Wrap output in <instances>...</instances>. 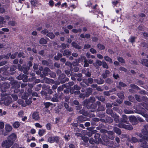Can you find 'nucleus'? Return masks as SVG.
Here are the masks:
<instances>
[{
	"label": "nucleus",
	"mask_w": 148,
	"mask_h": 148,
	"mask_svg": "<svg viewBox=\"0 0 148 148\" xmlns=\"http://www.w3.org/2000/svg\"><path fill=\"white\" fill-rule=\"evenodd\" d=\"M92 89L90 88H87L86 91L85 93L86 96V97H88L92 93Z\"/></svg>",
	"instance_id": "c756f323"
},
{
	"label": "nucleus",
	"mask_w": 148,
	"mask_h": 148,
	"mask_svg": "<svg viewBox=\"0 0 148 148\" xmlns=\"http://www.w3.org/2000/svg\"><path fill=\"white\" fill-rule=\"evenodd\" d=\"M74 84V82H69L68 84H64L63 85V86H64V88H66L68 89H69L71 88V86H72Z\"/></svg>",
	"instance_id": "c9c22d12"
},
{
	"label": "nucleus",
	"mask_w": 148,
	"mask_h": 148,
	"mask_svg": "<svg viewBox=\"0 0 148 148\" xmlns=\"http://www.w3.org/2000/svg\"><path fill=\"white\" fill-rule=\"evenodd\" d=\"M134 97L136 100L138 102H140L142 101V99L140 97V95L137 94H136L134 95Z\"/></svg>",
	"instance_id": "0e129e2a"
},
{
	"label": "nucleus",
	"mask_w": 148,
	"mask_h": 148,
	"mask_svg": "<svg viewBox=\"0 0 148 148\" xmlns=\"http://www.w3.org/2000/svg\"><path fill=\"white\" fill-rule=\"evenodd\" d=\"M47 36L50 38L51 39H53L55 37V35L52 32H49L47 33Z\"/></svg>",
	"instance_id": "6e6d98bb"
},
{
	"label": "nucleus",
	"mask_w": 148,
	"mask_h": 148,
	"mask_svg": "<svg viewBox=\"0 0 148 148\" xmlns=\"http://www.w3.org/2000/svg\"><path fill=\"white\" fill-rule=\"evenodd\" d=\"M44 105L45 106L44 108L47 109L50 106L53 105V104L49 102H46L44 103Z\"/></svg>",
	"instance_id": "a18cd8bd"
},
{
	"label": "nucleus",
	"mask_w": 148,
	"mask_h": 148,
	"mask_svg": "<svg viewBox=\"0 0 148 148\" xmlns=\"http://www.w3.org/2000/svg\"><path fill=\"white\" fill-rule=\"evenodd\" d=\"M127 119L128 118L127 116L125 115H123L122 118H120V123L123 122L128 123V121H127Z\"/></svg>",
	"instance_id": "a878e982"
},
{
	"label": "nucleus",
	"mask_w": 148,
	"mask_h": 148,
	"mask_svg": "<svg viewBox=\"0 0 148 148\" xmlns=\"http://www.w3.org/2000/svg\"><path fill=\"white\" fill-rule=\"evenodd\" d=\"M43 69V67L42 66H40L39 67V70H37L36 71V73L38 75H39L42 74L41 71Z\"/></svg>",
	"instance_id": "864d4df0"
},
{
	"label": "nucleus",
	"mask_w": 148,
	"mask_h": 148,
	"mask_svg": "<svg viewBox=\"0 0 148 148\" xmlns=\"http://www.w3.org/2000/svg\"><path fill=\"white\" fill-rule=\"evenodd\" d=\"M4 104L6 106H8L12 102V99L11 97L8 96L5 97L4 99Z\"/></svg>",
	"instance_id": "ddd939ff"
},
{
	"label": "nucleus",
	"mask_w": 148,
	"mask_h": 148,
	"mask_svg": "<svg viewBox=\"0 0 148 148\" xmlns=\"http://www.w3.org/2000/svg\"><path fill=\"white\" fill-rule=\"evenodd\" d=\"M94 135L95 140L96 143L98 144L99 143L103 144L101 138H100V134L99 133H95Z\"/></svg>",
	"instance_id": "423d86ee"
},
{
	"label": "nucleus",
	"mask_w": 148,
	"mask_h": 148,
	"mask_svg": "<svg viewBox=\"0 0 148 148\" xmlns=\"http://www.w3.org/2000/svg\"><path fill=\"white\" fill-rule=\"evenodd\" d=\"M79 113L80 114H82L83 115L86 116H90L89 113L85 111L84 109H82L79 111Z\"/></svg>",
	"instance_id": "bb28decb"
},
{
	"label": "nucleus",
	"mask_w": 148,
	"mask_h": 148,
	"mask_svg": "<svg viewBox=\"0 0 148 148\" xmlns=\"http://www.w3.org/2000/svg\"><path fill=\"white\" fill-rule=\"evenodd\" d=\"M64 88V86L63 85L62 86H60L57 88V91L58 93L63 95L62 91L63 90Z\"/></svg>",
	"instance_id": "ea45409f"
},
{
	"label": "nucleus",
	"mask_w": 148,
	"mask_h": 148,
	"mask_svg": "<svg viewBox=\"0 0 148 148\" xmlns=\"http://www.w3.org/2000/svg\"><path fill=\"white\" fill-rule=\"evenodd\" d=\"M13 144L12 142L7 139V140L3 141L1 145L3 148H10Z\"/></svg>",
	"instance_id": "20e7f679"
},
{
	"label": "nucleus",
	"mask_w": 148,
	"mask_h": 148,
	"mask_svg": "<svg viewBox=\"0 0 148 148\" xmlns=\"http://www.w3.org/2000/svg\"><path fill=\"white\" fill-rule=\"evenodd\" d=\"M39 43L41 44H46L47 43V41L43 38H42L40 39Z\"/></svg>",
	"instance_id": "8fccbe9b"
},
{
	"label": "nucleus",
	"mask_w": 148,
	"mask_h": 148,
	"mask_svg": "<svg viewBox=\"0 0 148 148\" xmlns=\"http://www.w3.org/2000/svg\"><path fill=\"white\" fill-rule=\"evenodd\" d=\"M99 121V119L96 117L93 118L91 121V125L93 126H96Z\"/></svg>",
	"instance_id": "4be33fe9"
},
{
	"label": "nucleus",
	"mask_w": 148,
	"mask_h": 148,
	"mask_svg": "<svg viewBox=\"0 0 148 148\" xmlns=\"http://www.w3.org/2000/svg\"><path fill=\"white\" fill-rule=\"evenodd\" d=\"M97 47L100 50H104L105 48V46L101 43H99L97 44Z\"/></svg>",
	"instance_id": "603ef678"
},
{
	"label": "nucleus",
	"mask_w": 148,
	"mask_h": 148,
	"mask_svg": "<svg viewBox=\"0 0 148 148\" xmlns=\"http://www.w3.org/2000/svg\"><path fill=\"white\" fill-rule=\"evenodd\" d=\"M42 71V73L40 74V77L43 78L48 75L49 72L50 71V70L48 67H45L44 69L43 68V69Z\"/></svg>",
	"instance_id": "0eeeda50"
},
{
	"label": "nucleus",
	"mask_w": 148,
	"mask_h": 148,
	"mask_svg": "<svg viewBox=\"0 0 148 148\" xmlns=\"http://www.w3.org/2000/svg\"><path fill=\"white\" fill-rule=\"evenodd\" d=\"M92 101H90L89 100L85 99L83 101V104L84 106L86 107L88 109V106H90V105H92Z\"/></svg>",
	"instance_id": "5701e85b"
},
{
	"label": "nucleus",
	"mask_w": 148,
	"mask_h": 148,
	"mask_svg": "<svg viewBox=\"0 0 148 148\" xmlns=\"http://www.w3.org/2000/svg\"><path fill=\"white\" fill-rule=\"evenodd\" d=\"M130 141L131 143H136L138 141V140L136 137L132 136Z\"/></svg>",
	"instance_id": "5fc2aeb1"
},
{
	"label": "nucleus",
	"mask_w": 148,
	"mask_h": 148,
	"mask_svg": "<svg viewBox=\"0 0 148 148\" xmlns=\"http://www.w3.org/2000/svg\"><path fill=\"white\" fill-rule=\"evenodd\" d=\"M18 53V52H16L14 53H13L12 54H11V55L10 56V58L11 59H14L16 58L17 55Z\"/></svg>",
	"instance_id": "4d7b16f0"
},
{
	"label": "nucleus",
	"mask_w": 148,
	"mask_h": 148,
	"mask_svg": "<svg viewBox=\"0 0 148 148\" xmlns=\"http://www.w3.org/2000/svg\"><path fill=\"white\" fill-rule=\"evenodd\" d=\"M102 140L103 141V144H102L104 145H108L109 144V139H108V136L106 135H104L101 137Z\"/></svg>",
	"instance_id": "2eb2a0df"
},
{
	"label": "nucleus",
	"mask_w": 148,
	"mask_h": 148,
	"mask_svg": "<svg viewBox=\"0 0 148 148\" xmlns=\"http://www.w3.org/2000/svg\"><path fill=\"white\" fill-rule=\"evenodd\" d=\"M29 96L28 94L26 92L23 93V95L22 96V98L25 100L27 99L28 96Z\"/></svg>",
	"instance_id": "69168bd1"
},
{
	"label": "nucleus",
	"mask_w": 148,
	"mask_h": 148,
	"mask_svg": "<svg viewBox=\"0 0 148 148\" xmlns=\"http://www.w3.org/2000/svg\"><path fill=\"white\" fill-rule=\"evenodd\" d=\"M130 122L133 125H136L138 124V122L136 117L134 115H131L129 117Z\"/></svg>",
	"instance_id": "1a4fd4ad"
},
{
	"label": "nucleus",
	"mask_w": 148,
	"mask_h": 148,
	"mask_svg": "<svg viewBox=\"0 0 148 148\" xmlns=\"http://www.w3.org/2000/svg\"><path fill=\"white\" fill-rule=\"evenodd\" d=\"M104 59L106 61L109 62L110 63H112V59L108 56H105L104 57Z\"/></svg>",
	"instance_id": "3c124183"
},
{
	"label": "nucleus",
	"mask_w": 148,
	"mask_h": 148,
	"mask_svg": "<svg viewBox=\"0 0 148 148\" xmlns=\"http://www.w3.org/2000/svg\"><path fill=\"white\" fill-rule=\"evenodd\" d=\"M17 68V66L16 65H11L10 67V70H9V72L10 73V74L12 75V72L14 71Z\"/></svg>",
	"instance_id": "2f4dec72"
},
{
	"label": "nucleus",
	"mask_w": 148,
	"mask_h": 148,
	"mask_svg": "<svg viewBox=\"0 0 148 148\" xmlns=\"http://www.w3.org/2000/svg\"><path fill=\"white\" fill-rule=\"evenodd\" d=\"M12 84L14 88H20L21 86L20 82H18L17 81H13L12 82Z\"/></svg>",
	"instance_id": "6ab92c4d"
},
{
	"label": "nucleus",
	"mask_w": 148,
	"mask_h": 148,
	"mask_svg": "<svg viewBox=\"0 0 148 148\" xmlns=\"http://www.w3.org/2000/svg\"><path fill=\"white\" fill-rule=\"evenodd\" d=\"M64 107L66 109V110L69 112H71L73 111V108L72 107H69V106L68 103H64Z\"/></svg>",
	"instance_id": "72a5a7b5"
},
{
	"label": "nucleus",
	"mask_w": 148,
	"mask_h": 148,
	"mask_svg": "<svg viewBox=\"0 0 148 148\" xmlns=\"http://www.w3.org/2000/svg\"><path fill=\"white\" fill-rule=\"evenodd\" d=\"M63 55L61 53L59 52L58 53L57 56H54V59L56 60H60V58L62 57Z\"/></svg>",
	"instance_id": "37998d69"
},
{
	"label": "nucleus",
	"mask_w": 148,
	"mask_h": 148,
	"mask_svg": "<svg viewBox=\"0 0 148 148\" xmlns=\"http://www.w3.org/2000/svg\"><path fill=\"white\" fill-rule=\"evenodd\" d=\"M48 140L50 143H53L56 142L58 143L59 142V138L58 136H54L53 134L50 133L47 135Z\"/></svg>",
	"instance_id": "f03ea898"
},
{
	"label": "nucleus",
	"mask_w": 148,
	"mask_h": 148,
	"mask_svg": "<svg viewBox=\"0 0 148 148\" xmlns=\"http://www.w3.org/2000/svg\"><path fill=\"white\" fill-rule=\"evenodd\" d=\"M30 2L32 5L34 7H37L40 4L39 2L38 1H30Z\"/></svg>",
	"instance_id": "a19ab883"
},
{
	"label": "nucleus",
	"mask_w": 148,
	"mask_h": 148,
	"mask_svg": "<svg viewBox=\"0 0 148 148\" xmlns=\"http://www.w3.org/2000/svg\"><path fill=\"white\" fill-rule=\"evenodd\" d=\"M43 92L44 95H45L46 97H47L48 96V94L49 95L52 94L53 93V91L52 89H49L48 90L47 92L46 91H44Z\"/></svg>",
	"instance_id": "13d9d810"
},
{
	"label": "nucleus",
	"mask_w": 148,
	"mask_h": 148,
	"mask_svg": "<svg viewBox=\"0 0 148 148\" xmlns=\"http://www.w3.org/2000/svg\"><path fill=\"white\" fill-rule=\"evenodd\" d=\"M16 138V134L14 133H12L8 137L7 139L9 140L12 143L14 144Z\"/></svg>",
	"instance_id": "f8f14e48"
},
{
	"label": "nucleus",
	"mask_w": 148,
	"mask_h": 148,
	"mask_svg": "<svg viewBox=\"0 0 148 148\" xmlns=\"http://www.w3.org/2000/svg\"><path fill=\"white\" fill-rule=\"evenodd\" d=\"M71 72V73L73 72L72 70V66L71 65L70 66H69L67 69H65L64 71L65 73L69 76L68 75H69L70 76V74L71 73H70Z\"/></svg>",
	"instance_id": "b1692460"
},
{
	"label": "nucleus",
	"mask_w": 148,
	"mask_h": 148,
	"mask_svg": "<svg viewBox=\"0 0 148 148\" xmlns=\"http://www.w3.org/2000/svg\"><path fill=\"white\" fill-rule=\"evenodd\" d=\"M130 86L133 89H136L137 90H139L140 88L137 85L134 84H131L130 85Z\"/></svg>",
	"instance_id": "052dcab7"
},
{
	"label": "nucleus",
	"mask_w": 148,
	"mask_h": 148,
	"mask_svg": "<svg viewBox=\"0 0 148 148\" xmlns=\"http://www.w3.org/2000/svg\"><path fill=\"white\" fill-rule=\"evenodd\" d=\"M69 80V79L66 77L65 74L62 73L60 75L57 80V83L58 84L60 83L63 84L66 82H68Z\"/></svg>",
	"instance_id": "7ed1b4c3"
},
{
	"label": "nucleus",
	"mask_w": 148,
	"mask_h": 148,
	"mask_svg": "<svg viewBox=\"0 0 148 148\" xmlns=\"http://www.w3.org/2000/svg\"><path fill=\"white\" fill-rule=\"evenodd\" d=\"M105 82L106 83L109 84H110L113 83L112 80L110 78H108L105 80Z\"/></svg>",
	"instance_id": "774afa93"
},
{
	"label": "nucleus",
	"mask_w": 148,
	"mask_h": 148,
	"mask_svg": "<svg viewBox=\"0 0 148 148\" xmlns=\"http://www.w3.org/2000/svg\"><path fill=\"white\" fill-rule=\"evenodd\" d=\"M141 63L143 65L148 67V60L147 59H143L141 60Z\"/></svg>",
	"instance_id": "e433bc0d"
},
{
	"label": "nucleus",
	"mask_w": 148,
	"mask_h": 148,
	"mask_svg": "<svg viewBox=\"0 0 148 148\" xmlns=\"http://www.w3.org/2000/svg\"><path fill=\"white\" fill-rule=\"evenodd\" d=\"M106 112L107 114H110L112 117L114 116L115 115L114 114H116L115 112H113V110L111 109L110 108L107 109L106 110Z\"/></svg>",
	"instance_id": "473e14b6"
},
{
	"label": "nucleus",
	"mask_w": 148,
	"mask_h": 148,
	"mask_svg": "<svg viewBox=\"0 0 148 148\" xmlns=\"http://www.w3.org/2000/svg\"><path fill=\"white\" fill-rule=\"evenodd\" d=\"M114 131L117 134L120 135L121 134V130L117 127H114Z\"/></svg>",
	"instance_id": "c03bdc74"
},
{
	"label": "nucleus",
	"mask_w": 148,
	"mask_h": 148,
	"mask_svg": "<svg viewBox=\"0 0 148 148\" xmlns=\"http://www.w3.org/2000/svg\"><path fill=\"white\" fill-rule=\"evenodd\" d=\"M5 129L7 132H9L12 130V127L10 125H7L5 126Z\"/></svg>",
	"instance_id": "09e8293b"
},
{
	"label": "nucleus",
	"mask_w": 148,
	"mask_h": 148,
	"mask_svg": "<svg viewBox=\"0 0 148 148\" xmlns=\"http://www.w3.org/2000/svg\"><path fill=\"white\" fill-rule=\"evenodd\" d=\"M117 95L118 97L121 99H123L125 97L123 92H121L118 93Z\"/></svg>",
	"instance_id": "49530a36"
},
{
	"label": "nucleus",
	"mask_w": 148,
	"mask_h": 148,
	"mask_svg": "<svg viewBox=\"0 0 148 148\" xmlns=\"http://www.w3.org/2000/svg\"><path fill=\"white\" fill-rule=\"evenodd\" d=\"M28 76L25 75L23 74L22 78L23 81L24 82H27L28 81Z\"/></svg>",
	"instance_id": "680f3d73"
},
{
	"label": "nucleus",
	"mask_w": 148,
	"mask_h": 148,
	"mask_svg": "<svg viewBox=\"0 0 148 148\" xmlns=\"http://www.w3.org/2000/svg\"><path fill=\"white\" fill-rule=\"evenodd\" d=\"M71 105L74 107L75 109L77 110H80L82 108V105L77 100H74L72 102Z\"/></svg>",
	"instance_id": "39448f33"
},
{
	"label": "nucleus",
	"mask_w": 148,
	"mask_h": 148,
	"mask_svg": "<svg viewBox=\"0 0 148 148\" xmlns=\"http://www.w3.org/2000/svg\"><path fill=\"white\" fill-rule=\"evenodd\" d=\"M113 119L111 117L108 116L106 118V123H110L113 121Z\"/></svg>",
	"instance_id": "bf43d9fd"
},
{
	"label": "nucleus",
	"mask_w": 148,
	"mask_h": 148,
	"mask_svg": "<svg viewBox=\"0 0 148 148\" xmlns=\"http://www.w3.org/2000/svg\"><path fill=\"white\" fill-rule=\"evenodd\" d=\"M147 128H146V126L144 127V128L142 130V133L140 134L142 135L146 136H148V126H147ZM140 133L139 134H140Z\"/></svg>",
	"instance_id": "a211bd4d"
},
{
	"label": "nucleus",
	"mask_w": 148,
	"mask_h": 148,
	"mask_svg": "<svg viewBox=\"0 0 148 148\" xmlns=\"http://www.w3.org/2000/svg\"><path fill=\"white\" fill-rule=\"evenodd\" d=\"M107 134L108 137L109 139L114 140V132L112 131H108Z\"/></svg>",
	"instance_id": "aec40b11"
},
{
	"label": "nucleus",
	"mask_w": 148,
	"mask_h": 148,
	"mask_svg": "<svg viewBox=\"0 0 148 148\" xmlns=\"http://www.w3.org/2000/svg\"><path fill=\"white\" fill-rule=\"evenodd\" d=\"M72 46L76 49H82L81 46L79 45L76 42L73 41L71 43Z\"/></svg>",
	"instance_id": "7c9ffc66"
},
{
	"label": "nucleus",
	"mask_w": 148,
	"mask_h": 148,
	"mask_svg": "<svg viewBox=\"0 0 148 148\" xmlns=\"http://www.w3.org/2000/svg\"><path fill=\"white\" fill-rule=\"evenodd\" d=\"M118 126L121 128H125L128 130H132L133 129L132 126L131 125H125L123 123H119Z\"/></svg>",
	"instance_id": "6e6552de"
},
{
	"label": "nucleus",
	"mask_w": 148,
	"mask_h": 148,
	"mask_svg": "<svg viewBox=\"0 0 148 148\" xmlns=\"http://www.w3.org/2000/svg\"><path fill=\"white\" fill-rule=\"evenodd\" d=\"M8 68L9 67L7 65H5L0 68L1 71L3 72V75H8L10 74V73L9 72V70H8Z\"/></svg>",
	"instance_id": "9b49d317"
},
{
	"label": "nucleus",
	"mask_w": 148,
	"mask_h": 148,
	"mask_svg": "<svg viewBox=\"0 0 148 148\" xmlns=\"http://www.w3.org/2000/svg\"><path fill=\"white\" fill-rule=\"evenodd\" d=\"M71 55V52L70 51L69 49H65L63 53V55L64 56H70Z\"/></svg>",
	"instance_id": "4c0bfd02"
},
{
	"label": "nucleus",
	"mask_w": 148,
	"mask_h": 148,
	"mask_svg": "<svg viewBox=\"0 0 148 148\" xmlns=\"http://www.w3.org/2000/svg\"><path fill=\"white\" fill-rule=\"evenodd\" d=\"M72 80L74 81L77 80L78 82H80L82 80V74L81 73H71L70 74Z\"/></svg>",
	"instance_id": "f257e3e1"
},
{
	"label": "nucleus",
	"mask_w": 148,
	"mask_h": 148,
	"mask_svg": "<svg viewBox=\"0 0 148 148\" xmlns=\"http://www.w3.org/2000/svg\"><path fill=\"white\" fill-rule=\"evenodd\" d=\"M114 116H112V117L114 118V120L116 123L120 122V118H119V116L115 114Z\"/></svg>",
	"instance_id": "79ce46f5"
},
{
	"label": "nucleus",
	"mask_w": 148,
	"mask_h": 148,
	"mask_svg": "<svg viewBox=\"0 0 148 148\" xmlns=\"http://www.w3.org/2000/svg\"><path fill=\"white\" fill-rule=\"evenodd\" d=\"M83 81L86 85H89V84H91L93 83V79L92 78L90 77L88 79H84Z\"/></svg>",
	"instance_id": "dca6fc26"
},
{
	"label": "nucleus",
	"mask_w": 148,
	"mask_h": 148,
	"mask_svg": "<svg viewBox=\"0 0 148 148\" xmlns=\"http://www.w3.org/2000/svg\"><path fill=\"white\" fill-rule=\"evenodd\" d=\"M87 6L91 8L92 9L94 10L96 9V7L98 5L97 4H96L95 5H93L91 2V1H88L87 2Z\"/></svg>",
	"instance_id": "393cba45"
},
{
	"label": "nucleus",
	"mask_w": 148,
	"mask_h": 148,
	"mask_svg": "<svg viewBox=\"0 0 148 148\" xmlns=\"http://www.w3.org/2000/svg\"><path fill=\"white\" fill-rule=\"evenodd\" d=\"M140 146L141 147L144 148H148V145L147 143L144 140H143L141 141Z\"/></svg>",
	"instance_id": "f704fd0d"
},
{
	"label": "nucleus",
	"mask_w": 148,
	"mask_h": 148,
	"mask_svg": "<svg viewBox=\"0 0 148 148\" xmlns=\"http://www.w3.org/2000/svg\"><path fill=\"white\" fill-rule=\"evenodd\" d=\"M20 124L19 122L15 121L12 125V126L14 128L16 129L19 127Z\"/></svg>",
	"instance_id": "de8ad7c7"
},
{
	"label": "nucleus",
	"mask_w": 148,
	"mask_h": 148,
	"mask_svg": "<svg viewBox=\"0 0 148 148\" xmlns=\"http://www.w3.org/2000/svg\"><path fill=\"white\" fill-rule=\"evenodd\" d=\"M98 100L101 101V102L105 103L106 101V99L105 97L103 96H100L98 97Z\"/></svg>",
	"instance_id": "e2e57ef3"
},
{
	"label": "nucleus",
	"mask_w": 148,
	"mask_h": 148,
	"mask_svg": "<svg viewBox=\"0 0 148 148\" xmlns=\"http://www.w3.org/2000/svg\"><path fill=\"white\" fill-rule=\"evenodd\" d=\"M112 3L114 5V6H115L116 7H119L120 5H121L120 4V3H119L118 1H114L112 2Z\"/></svg>",
	"instance_id": "58836bf2"
},
{
	"label": "nucleus",
	"mask_w": 148,
	"mask_h": 148,
	"mask_svg": "<svg viewBox=\"0 0 148 148\" xmlns=\"http://www.w3.org/2000/svg\"><path fill=\"white\" fill-rule=\"evenodd\" d=\"M118 60L121 63H124L125 62V60L123 58L121 57H119L117 58Z\"/></svg>",
	"instance_id": "338daca9"
},
{
	"label": "nucleus",
	"mask_w": 148,
	"mask_h": 148,
	"mask_svg": "<svg viewBox=\"0 0 148 148\" xmlns=\"http://www.w3.org/2000/svg\"><path fill=\"white\" fill-rule=\"evenodd\" d=\"M32 118L36 120H38L40 118L38 112H34L32 114Z\"/></svg>",
	"instance_id": "c85d7f7f"
},
{
	"label": "nucleus",
	"mask_w": 148,
	"mask_h": 148,
	"mask_svg": "<svg viewBox=\"0 0 148 148\" xmlns=\"http://www.w3.org/2000/svg\"><path fill=\"white\" fill-rule=\"evenodd\" d=\"M111 73L108 70H106L102 74L103 78L105 79L107 77L110 75Z\"/></svg>",
	"instance_id": "cd10ccee"
},
{
	"label": "nucleus",
	"mask_w": 148,
	"mask_h": 148,
	"mask_svg": "<svg viewBox=\"0 0 148 148\" xmlns=\"http://www.w3.org/2000/svg\"><path fill=\"white\" fill-rule=\"evenodd\" d=\"M10 87V85L7 83H3L1 87V91L3 92H5L7 91V89Z\"/></svg>",
	"instance_id": "4468645a"
},
{
	"label": "nucleus",
	"mask_w": 148,
	"mask_h": 148,
	"mask_svg": "<svg viewBox=\"0 0 148 148\" xmlns=\"http://www.w3.org/2000/svg\"><path fill=\"white\" fill-rule=\"evenodd\" d=\"M76 121L78 123L80 124L87 120V118L83 116H78L76 118Z\"/></svg>",
	"instance_id": "9d476101"
},
{
	"label": "nucleus",
	"mask_w": 148,
	"mask_h": 148,
	"mask_svg": "<svg viewBox=\"0 0 148 148\" xmlns=\"http://www.w3.org/2000/svg\"><path fill=\"white\" fill-rule=\"evenodd\" d=\"M88 106V109H91L90 111L91 112H95L96 111L97 108V105L95 103L93 102L92 105H90V106Z\"/></svg>",
	"instance_id": "f3484780"
},
{
	"label": "nucleus",
	"mask_w": 148,
	"mask_h": 148,
	"mask_svg": "<svg viewBox=\"0 0 148 148\" xmlns=\"http://www.w3.org/2000/svg\"><path fill=\"white\" fill-rule=\"evenodd\" d=\"M30 69V68L26 64L23 65V70L22 71H23L24 74L26 75L28 74H29L28 71Z\"/></svg>",
	"instance_id": "412c9836"
}]
</instances>
